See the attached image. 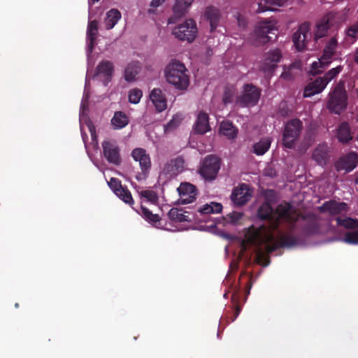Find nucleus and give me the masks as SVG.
I'll use <instances>...</instances> for the list:
<instances>
[{
  "mask_svg": "<svg viewBox=\"0 0 358 358\" xmlns=\"http://www.w3.org/2000/svg\"><path fill=\"white\" fill-rule=\"evenodd\" d=\"M141 70V64L138 62H133L127 64L124 69V79L127 82H133Z\"/></svg>",
  "mask_w": 358,
  "mask_h": 358,
  "instance_id": "nucleus-31",
  "label": "nucleus"
},
{
  "mask_svg": "<svg viewBox=\"0 0 358 358\" xmlns=\"http://www.w3.org/2000/svg\"><path fill=\"white\" fill-rule=\"evenodd\" d=\"M165 0H152L150 3V6L152 7L153 8H149L148 9V13H152V14H155V8H157L158 6H159L162 3L164 2Z\"/></svg>",
  "mask_w": 358,
  "mask_h": 358,
  "instance_id": "nucleus-49",
  "label": "nucleus"
},
{
  "mask_svg": "<svg viewBox=\"0 0 358 358\" xmlns=\"http://www.w3.org/2000/svg\"><path fill=\"white\" fill-rule=\"evenodd\" d=\"M237 22H238V27L242 29H245L248 25L247 19L244 16L241 15V14H238L237 16Z\"/></svg>",
  "mask_w": 358,
  "mask_h": 358,
  "instance_id": "nucleus-50",
  "label": "nucleus"
},
{
  "mask_svg": "<svg viewBox=\"0 0 358 358\" xmlns=\"http://www.w3.org/2000/svg\"><path fill=\"white\" fill-rule=\"evenodd\" d=\"M298 217L299 214L290 203L282 201L274 210L272 224L273 233L278 229L281 222L294 224L297 221Z\"/></svg>",
  "mask_w": 358,
  "mask_h": 358,
  "instance_id": "nucleus-4",
  "label": "nucleus"
},
{
  "mask_svg": "<svg viewBox=\"0 0 358 358\" xmlns=\"http://www.w3.org/2000/svg\"><path fill=\"white\" fill-rule=\"evenodd\" d=\"M194 129V132L198 134H204L210 129L208 115L206 113L200 112L198 114Z\"/></svg>",
  "mask_w": 358,
  "mask_h": 358,
  "instance_id": "nucleus-28",
  "label": "nucleus"
},
{
  "mask_svg": "<svg viewBox=\"0 0 358 358\" xmlns=\"http://www.w3.org/2000/svg\"><path fill=\"white\" fill-rule=\"evenodd\" d=\"M343 66L339 65L328 71L322 78L327 85L331 80L335 78L343 70Z\"/></svg>",
  "mask_w": 358,
  "mask_h": 358,
  "instance_id": "nucleus-43",
  "label": "nucleus"
},
{
  "mask_svg": "<svg viewBox=\"0 0 358 358\" xmlns=\"http://www.w3.org/2000/svg\"><path fill=\"white\" fill-rule=\"evenodd\" d=\"M114 73V66L112 62L108 60L101 61L96 68L95 74L103 79L104 85L106 86L110 82Z\"/></svg>",
  "mask_w": 358,
  "mask_h": 358,
  "instance_id": "nucleus-21",
  "label": "nucleus"
},
{
  "mask_svg": "<svg viewBox=\"0 0 358 358\" xmlns=\"http://www.w3.org/2000/svg\"><path fill=\"white\" fill-rule=\"evenodd\" d=\"M329 147L327 143L319 144L313 150L312 158L320 166H324L329 160Z\"/></svg>",
  "mask_w": 358,
  "mask_h": 358,
  "instance_id": "nucleus-26",
  "label": "nucleus"
},
{
  "mask_svg": "<svg viewBox=\"0 0 358 358\" xmlns=\"http://www.w3.org/2000/svg\"><path fill=\"white\" fill-rule=\"evenodd\" d=\"M243 213L238 212H232L228 215L230 221L233 223L238 222L243 217Z\"/></svg>",
  "mask_w": 358,
  "mask_h": 358,
  "instance_id": "nucleus-48",
  "label": "nucleus"
},
{
  "mask_svg": "<svg viewBox=\"0 0 358 358\" xmlns=\"http://www.w3.org/2000/svg\"><path fill=\"white\" fill-rule=\"evenodd\" d=\"M220 11L214 6H208L204 13V17L209 22L210 25V31H213L219 26L220 20Z\"/></svg>",
  "mask_w": 358,
  "mask_h": 358,
  "instance_id": "nucleus-27",
  "label": "nucleus"
},
{
  "mask_svg": "<svg viewBox=\"0 0 358 358\" xmlns=\"http://www.w3.org/2000/svg\"><path fill=\"white\" fill-rule=\"evenodd\" d=\"M320 231V224L315 220H309L303 227L302 232L306 236H310L318 234Z\"/></svg>",
  "mask_w": 358,
  "mask_h": 358,
  "instance_id": "nucleus-38",
  "label": "nucleus"
},
{
  "mask_svg": "<svg viewBox=\"0 0 358 358\" xmlns=\"http://www.w3.org/2000/svg\"><path fill=\"white\" fill-rule=\"evenodd\" d=\"M177 126L178 123L174 119H173L169 122H168L167 124L165 126V131H171Z\"/></svg>",
  "mask_w": 358,
  "mask_h": 358,
  "instance_id": "nucleus-53",
  "label": "nucleus"
},
{
  "mask_svg": "<svg viewBox=\"0 0 358 358\" xmlns=\"http://www.w3.org/2000/svg\"><path fill=\"white\" fill-rule=\"evenodd\" d=\"M287 0H264L265 5H263L262 2L257 3V8L256 9L257 13H263L268 10H270L271 6H281Z\"/></svg>",
  "mask_w": 358,
  "mask_h": 358,
  "instance_id": "nucleus-39",
  "label": "nucleus"
},
{
  "mask_svg": "<svg viewBox=\"0 0 358 358\" xmlns=\"http://www.w3.org/2000/svg\"><path fill=\"white\" fill-rule=\"evenodd\" d=\"M173 34L180 41L192 42L197 34V27L194 20H187L184 23L178 25L173 30Z\"/></svg>",
  "mask_w": 358,
  "mask_h": 358,
  "instance_id": "nucleus-10",
  "label": "nucleus"
},
{
  "mask_svg": "<svg viewBox=\"0 0 358 358\" xmlns=\"http://www.w3.org/2000/svg\"><path fill=\"white\" fill-rule=\"evenodd\" d=\"M180 195V203L181 204H187L193 202L197 195L196 187L189 182H182L178 188Z\"/></svg>",
  "mask_w": 358,
  "mask_h": 358,
  "instance_id": "nucleus-15",
  "label": "nucleus"
},
{
  "mask_svg": "<svg viewBox=\"0 0 358 358\" xmlns=\"http://www.w3.org/2000/svg\"><path fill=\"white\" fill-rule=\"evenodd\" d=\"M355 182L358 185V177L356 178Z\"/></svg>",
  "mask_w": 358,
  "mask_h": 358,
  "instance_id": "nucleus-56",
  "label": "nucleus"
},
{
  "mask_svg": "<svg viewBox=\"0 0 358 358\" xmlns=\"http://www.w3.org/2000/svg\"><path fill=\"white\" fill-rule=\"evenodd\" d=\"M338 47V41L335 36L331 37L324 46L323 54L319 59V62H315L311 65V72L317 74L323 69L328 67L336 53Z\"/></svg>",
  "mask_w": 358,
  "mask_h": 358,
  "instance_id": "nucleus-5",
  "label": "nucleus"
},
{
  "mask_svg": "<svg viewBox=\"0 0 358 358\" xmlns=\"http://www.w3.org/2000/svg\"><path fill=\"white\" fill-rule=\"evenodd\" d=\"M302 129L303 123L299 119L296 118L288 121L282 133L283 145L287 148H294Z\"/></svg>",
  "mask_w": 358,
  "mask_h": 358,
  "instance_id": "nucleus-6",
  "label": "nucleus"
},
{
  "mask_svg": "<svg viewBox=\"0 0 358 358\" xmlns=\"http://www.w3.org/2000/svg\"><path fill=\"white\" fill-rule=\"evenodd\" d=\"M272 139L270 137L262 138L253 145V151L257 155H264L270 148Z\"/></svg>",
  "mask_w": 358,
  "mask_h": 358,
  "instance_id": "nucleus-35",
  "label": "nucleus"
},
{
  "mask_svg": "<svg viewBox=\"0 0 358 358\" xmlns=\"http://www.w3.org/2000/svg\"><path fill=\"white\" fill-rule=\"evenodd\" d=\"M251 196L248 185L243 183L233 190L231 198L236 206H241L245 205Z\"/></svg>",
  "mask_w": 358,
  "mask_h": 358,
  "instance_id": "nucleus-17",
  "label": "nucleus"
},
{
  "mask_svg": "<svg viewBox=\"0 0 358 358\" xmlns=\"http://www.w3.org/2000/svg\"><path fill=\"white\" fill-rule=\"evenodd\" d=\"M262 90L252 83L243 85L242 94L236 99V103L241 107H250L257 104Z\"/></svg>",
  "mask_w": 358,
  "mask_h": 358,
  "instance_id": "nucleus-7",
  "label": "nucleus"
},
{
  "mask_svg": "<svg viewBox=\"0 0 358 358\" xmlns=\"http://www.w3.org/2000/svg\"><path fill=\"white\" fill-rule=\"evenodd\" d=\"M348 106V94L344 83L339 82L329 93L327 108L333 113L340 115Z\"/></svg>",
  "mask_w": 358,
  "mask_h": 358,
  "instance_id": "nucleus-3",
  "label": "nucleus"
},
{
  "mask_svg": "<svg viewBox=\"0 0 358 358\" xmlns=\"http://www.w3.org/2000/svg\"><path fill=\"white\" fill-rule=\"evenodd\" d=\"M312 38L313 35L310 31V24L307 22L300 24L292 36L294 45L299 52L308 49V43Z\"/></svg>",
  "mask_w": 358,
  "mask_h": 358,
  "instance_id": "nucleus-8",
  "label": "nucleus"
},
{
  "mask_svg": "<svg viewBox=\"0 0 358 358\" xmlns=\"http://www.w3.org/2000/svg\"><path fill=\"white\" fill-rule=\"evenodd\" d=\"M294 66H295V65H291L289 67V69L287 71H285L284 72H282V73L281 74V77L282 78H284V79H286V80H291V79H292L293 76L291 73V70Z\"/></svg>",
  "mask_w": 358,
  "mask_h": 358,
  "instance_id": "nucleus-51",
  "label": "nucleus"
},
{
  "mask_svg": "<svg viewBox=\"0 0 358 358\" xmlns=\"http://www.w3.org/2000/svg\"><path fill=\"white\" fill-rule=\"evenodd\" d=\"M274 210L267 202L262 203L257 210V216L260 220H267L268 224H262L259 227L252 226L248 229L246 238L250 243L257 249L256 260L259 264L266 266L269 261L265 258L264 249L271 253L279 248H291L298 244L297 237L291 234L280 233L278 239L273 234L272 224Z\"/></svg>",
  "mask_w": 358,
  "mask_h": 358,
  "instance_id": "nucleus-1",
  "label": "nucleus"
},
{
  "mask_svg": "<svg viewBox=\"0 0 358 358\" xmlns=\"http://www.w3.org/2000/svg\"><path fill=\"white\" fill-rule=\"evenodd\" d=\"M222 210V205L220 203L211 202L201 206L198 212L201 214L219 213Z\"/></svg>",
  "mask_w": 358,
  "mask_h": 358,
  "instance_id": "nucleus-36",
  "label": "nucleus"
},
{
  "mask_svg": "<svg viewBox=\"0 0 358 358\" xmlns=\"http://www.w3.org/2000/svg\"><path fill=\"white\" fill-rule=\"evenodd\" d=\"M251 287H252V283L250 282H248V294L250 293V289Z\"/></svg>",
  "mask_w": 358,
  "mask_h": 358,
  "instance_id": "nucleus-54",
  "label": "nucleus"
},
{
  "mask_svg": "<svg viewBox=\"0 0 358 358\" xmlns=\"http://www.w3.org/2000/svg\"><path fill=\"white\" fill-rule=\"evenodd\" d=\"M241 308L239 305H236L235 309L233 310V315L230 317V322H234L240 314Z\"/></svg>",
  "mask_w": 358,
  "mask_h": 358,
  "instance_id": "nucleus-52",
  "label": "nucleus"
},
{
  "mask_svg": "<svg viewBox=\"0 0 358 358\" xmlns=\"http://www.w3.org/2000/svg\"><path fill=\"white\" fill-rule=\"evenodd\" d=\"M346 34L348 36L356 38L357 35L358 34V23H356L352 26H350L346 31Z\"/></svg>",
  "mask_w": 358,
  "mask_h": 358,
  "instance_id": "nucleus-47",
  "label": "nucleus"
},
{
  "mask_svg": "<svg viewBox=\"0 0 358 358\" xmlns=\"http://www.w3.org/2000/svg\"><path fill=\"white\" fill-rule=\"evenodd\" d=\"M102 148L103 156L109 163L115 165L120 164V148L115 141L105 140L102 143Z\"/></svg>",
  "mask_w": 358,
  "mask_h": 358,
  "instance_id": "nucleus-12",
  "label": "nucleus"
},
{
  "mask_svg": "<svg viewBox=\"0 0 358 358\" xmlns=\"http://www.w3.org/2000/svg\"><path fill=\"white\" fill-rule=\"evenodd\" d=\"M143 96V92L141 90L135 88L129 91V101L131 103H138Z\"/></svg>",
  "mask_w": 358,
  "mask_h": 358,
  "instance_id": "nucleus-46",
  "label": "nucleus"
},
{
  "mask_svg": "<svg viewBox=\"0 0 358 358\" xmlns=\"http://www.w3.org/2000/svg\"><path fill=\"white\" fill-rule=\"evenodd\" d=\"M357 155L354 152H351L340 158L335 163V167L338 171H345L350 172L357 166Z\"/></svg>",
  "mask_w": 358,
  "mask_h": 358,
  "instance_id": "nucleus-22",
  "label": "nucleus"
},
{
  "mask_svg": "<svg viewBox=\"0 0 358 358\" xmlns=\"http://www.w3.org/2000/svg\"><path fill=\"white\" fill-rule=\"evenodd\" d=\"M185 161L182 157H177L168 161L161 171L166 179L176 178L184 171Z\"/></svg>",
  "mask_w": 358,
  "mask_h": 358,
  "instance_id": "nucleus-11",
  "label": "nucleus"
},
{
  "mask_svg": "<svg viewBox=\"0 0 358 358\" xmlns=\"http://www.w3.org/2000/svg\"><path fill=\"white\" fill-rule=\"evenodd\" d=\"M150 99L158 112H162L166 108L167 104L165 94L159 88H155L151 91Z\"/></svg>",
  "mask_w": 358,
  "mask_h": 358,
  "instance_id": "nucleus-25",
  "label": "nucleus"
},
{
  "mask_svg": "<svg viewBox=\"0 0 358 358\" xmlns=\"http://www.w3.org/2000/svg\"><path fill=\"white\" fill-rule=\"evenodd\" d=\"M187 73V69L184 64L176 59L172 60L164 70L166 81L180 90H186L189 86V80Z\"/></svg>",
  "mask_w": 358,
  "mask_h": 358,
  "instance_id": "nucleus-2",
  "label": "nucleus"
},
{
  "mask_svg": "<svg viewBox=\"0 0 358 358\" xmlns=\"http://www.w3.org/2000/svg\"><path fill=\"white\" fill-rule=\"evenodd\" d=\"M336 138L342 143H348L352 139L350 125L347 122L340 124L336 131Z\"/></svg>",
  "mask_w": 358,
  "mask_h": 358,
  "instance_id": "nucleus-29",
  "label": "nucleus"
},
{
  "mask_svg": "<svg viewBox=\"0 0 358 358\" xmlns=\"http://www.w3.org/2000/svg\"><path fill=\"white\" fill-rule=\"evenodd\" d=\"M337 225L343 227L346 229H356L358 227V219L351 217H337L336 219Z\"/></svg>",
  "mask_w": 358,
  "mask_h": 358,
  "instance_id": "nucleus-41",
  "label": "nucleus"
},
{
  "mask_svg": "<svg viewBox=\"0 0 358 358\" xmlns=\"http://www.w3.org/2000/svg\"><path fill=\"white\" fill-rule=\"evenodd\" d=\"M282 57L281 52L279 49L270 50L266 54L265 61L263 64L262 70L264 72H273L277 64L280 62Z\"/></svg>",
  "mask_w": 358,
  "mask_h": 358,
  "instance_id": "nucleus-23",
  "label": "nucleus"
},
{
  "mask_svg": "<svg viewBox=\"0 0 358 358\" xmlns=\"http://www.w3.org/2000/svg\"><path fill=\"white\" fill-rule=\"evenodd\" d=\"M98 34V22L96 20H92L89 22L87 30V36L88 43V48L92 52L95 44L96 36Z\"/></svg>",
  "mask_w": 358,
  "mask_h": 358,
  "instance_id": "nucleus-30",
  "label": "nucleus"
},
{
  "mask_svg": "<svg viewBox=\"0 0 358 358\" xmlns=\"http://www.w3.org/2000/svg\"><path fill=\"white\" fill-rule=\"evenodd\" d=\"M121 18V13L117 9H110L106 13V17L104 20L106 29L109 30L113 29Z\"/></svg>",
  "mask_w": 358,
  "mask_h": 358,
  "instance_id": "nucleus-34",
  "label": "nucleus"
},
{
  "mask_svg": "<svg viewBox=\"0 0 358 358\" xmlns=\"http://www.w3.org/2000/svg\"><path fill=\"white\" fill-rule=\"evenodd\" d=\"M357 141H358V135H357Z\"/></svg>",
  "mask_w": 358,
  "mask_h": 358,
  "instance_id": "nucleus-57",
  "label": "nucleus"
},
{
  "mask_svg": "<svg viewBox=\"0 0 358 358\" xmlns=\"http://www.w3.org/2000/svg\"><path fill=\"white\" fill-rule=\"evenodd\" d=\"M99 0H89V3L90 4H94L96 2H98Z\"/></svg>",
  "mask_w": 358,
  "mask_h": 358,
  "instance_id": "nucleus-55",
  "label": "nucleus"
},
{
  "mask_svg": "<svg viewBox=\"0 0 358 358\" xmlns=\"http://www.w3.org/2000/svg\"><path fill=\"white\" fill-rule=\"evenodd\" d=\"M168 216L171 221L177 222L189 220L188 216L185 215L181 210L175 208H173L169 210Z\"/></svg>",
  "mask_w": 358,
  "mask_h": 358,
  "instance_id": "nucleus-40",
  "label": "nucleus"
},
{
  "mask_svg": "<svg viewBox=\"0 0 358 358\" xmlns=\"http://www.w3.org/2000/svg\"><path fill=\"white\" fill-rule=\"evenodd\" d=\"M139 194L153 204L157 203L159 199L157 194L153 190H143L139 192Z\"/></svg>",
  "mask_w": 358,
  "mask_h": 358,
  "instance_id": "nucleus-44",
  "label": "nucleus"
},
{
  "mask_svg": "<svg viewBox=\"0 0 358 358\" xmlns=\"http://www.w3.org/2000/svg\"><path fill=\"white\" fill-rule=\"evenodd\" d=\"M220 133L229 139H234L237 137L238 129L229 121L221 122L220 126Z\"/></svg>",
  "mask_w": 358,
  "mask_h": 358,
  "instance_id": "nucleus-32",
  "label": "nucleus"
},
{
  "mask_svg": "<svg viewBox=\"0 0 358 358\" xmlns=\"http://www.w3.org/2000/svg\"><path fill=\"white\" fill-rule=\"evenodd\" d=\"M108 185L113 192L124 203L130 206L134 204L130 191L126 186H122L119 179L111 178L110 181L108 182Z\"/></svg>",
  "mask_w": 358,
  "mask_h": 358,
  "instance_id": "nucleus-13",
  "label": "nucleus"
},
{
  "mask_svg": "<svg viewBox=\"0 0 358 358\" xmlns=\"http://www.w3.org/2000/svg\"><path fill=\"white\" fill-rule=\"evenodd\" d=\"M236 95V88L234 86H227L224 88L222 101L224 104L231 103L234 101Z\"/></svg>",
  "mask_w": 358,
  "mask_h": 358,
  "instance_id": "nucleus-42",
  "label": "nucleus"
},
{
  "mask_svg": "<svg viewBox=\"0 0 358 358\" xmlns=\"http://www.w3.org/2000/svg\"><path fill=\"white\" fill-rule=\"evenodd\" d=\"M344 242L351 245H358V229L345 233Z\"/></svg>",
  "mask_w": 358,
  "mask_h": 358,
  "instance_id": "nucleus-45",
  "label": "nucleus"
},
{
  "mask_svg": "<svg viewBox=\"0 0 358 358\" xmlns=\"http://www.w3.org/2000/svg\"><path fill=\"white\" fill-rule=\"evenodd\" d=\"M277 29L274 24L271 22H260L255 29V35L259 41L262 43H266L273 38L269 34H273L276 37Z\"/></svg>",
  "mask_w": 358,
  "mask_h": 358,
  "instance_id": "nucleus-14",
  "label": "nucleus"
},
{
  "mask_svg": "<svg viewBox=\"0 0 358 358\" xmlns=\"http://www.w3.org/2000/svg\"><path fill=\"white\" fill-rule=\"evenodd\" d=\"M132 158L139 163L141 171L143 174L148 173L151 167L150 155L143 148H137L132 150L131 154Z\"/></svg>",
  "mask_w": 358,
  "mask_h": 358,
  "instance_id": "nucleus-19",
  "label": "nucleus"
},
{
  "mask_svg": "<svg viewBox=\"0 0 358 358\" xmlns=\"http://www.w3.org/2000/svg\"><path fill=\"white\" fill-rule=\"evenodd\" d=\"M327 85L322 77H318L306 86L303 96L310 97L316 94H319L324 90Z\"/></svg>",
  "mask_w": 358,
  "mask_h": 358,
  "instance_id": "nucleus-24",
  "label": "nucleus"
},
{
  "mask_svg": "<svg viewBox=\"0 0 358 358\" xmlns=\"http://www.w3.org/2000/svg\"><path fill=\"white\" fill-rule=\"evenodd\" d=\"M194 0H176L173 7V14L168 19V24H175L183 17L191 6Z\"/></svg>",
  "mask_w": 358,
  "mask_h": 358,
  "instance_id": "nucleus-18",
  "label": "nucleus"
},
{
  "mask_svg": "<svg viewBox=\"0 0 358 358\" xmlns=\"http://www.w3.org/2000/svg\"><path fill=\"white\" fill-rule=\"evenodd\" d=\"M140 213L141 215L149 223L154 226H157V224H160V217L157 214H153L148 208L141 205Z\"/></svg>",
  "mask_w": 358,
  "mask_h": 358,
  "instance_id": "nucleus-37",
  "label": "nucleus"
},
{
  "mask_svg": "<svg viewBox=\"0 0 358 358\" xmlns=\"http://www.w3.org/2000/svg\"><path fill=\"white\" fill-rule=\"evenodd\" d=\"M220 169V160L214 155H208L202 162V165L199 170L200 175L206 180H213L215 179Z\"/></svg>",
  "mask_w": 358,
  "mask_h": 358,
  "instance_id": "nucleus-9",
  "label": "nucleus"
},
{
  "mask_svg": "<svg viewBox=\"0 0 358 358\" xmlns=\"http://www.w3.org/2000/svg\"><path fill=\"white\" fill-rule=\"evenodd\" d=\"M334 15L328 13L322 17L317 23L314 34V41H317L320 38L327 35L328 31L333 24Z\"/></svg>",
  "mask_w": 358,
  "mask_h": 358,
  "instance_id": "nucleus-16",
  "label": "nucleus"
},
{
  "mask_svg": "<svg viewBox=\"0 0 358 358\" xmlns=\"http://www.w3.org/2000/svg\"><path fill=\"white\" fill-rule=\"evenodd\" d=\"M129 122V117L122 111H117L115 113L111 119V124L114 129H120L125 127Z\"/></svg>",
  "mask_w": 358,
  "mask_h": 358,
  "instance_id": "nucleus-33",
  "label": "nucleus"
},
{
  "mask_svg": "<svg viewBox=\"0 0 358 358\" xmlns=\"http://www.w3.org/2000/svg\"><path fill=\"white\" fill-rule=\"evenodd\" d=\"M318 209L322 213H327L330 215H338L348 210V205L343 202L330 200L325 201Z\"/></svg>",
  "mask_w": 358,
  "mask_h": 358,
  "instance_id": "nucleus-20",
  "label": "nucleus"
}]
</instances>
